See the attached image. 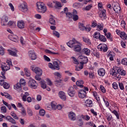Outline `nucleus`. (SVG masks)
I'll return each mask as SVG.
<instances>
[{
	"mask_svg": "<svg viewBox=\"0 0 127 127\" xmlns=\"http://www.w3.org/2000/svg\"><path fill=\"white\" fill-rule=\"evenodd\" d=\"M67 45L70 48H73V51L75 52H81L82 50V44L76 40L75 38H72L71 40L69 41L67 43Z\"/></svg>",
	"mask_w": 127,
	"mask_h": 127,
	"instance_id": "obj_1",
	"label": "nucleus"
},
{
	"mask_svg": "<svg viewBox=\"0 0 127 127\" xmlns=\"http://www.w3.org/2000/svg\"><path fill=\"white\" fill-rule=\"evenodd\" d=\"M110 73L112 74V76H114V77H118V75H121V76H126L127 75L126 70L117 67H113L112 70Z\"/></svg>",
	"mask_w": 127,
	"mask_h": 127,
	"instance_id": "obj_2",
	"label": "nucleus"
},
{
	"mask_svg": "<svg viewBox=\"0 0 127 127\" xmlns=\"http://www.w3.org/2000/svg\"><path fill=\"white\" fill-rule=\"evenodd\" d=\"M37 4V10L38 12L40 13H44L46 12V10H47V8L46 7V5L43 2H38L36 3Z\"/></svg>",
	"mask_w": 127,
	"mask_h": 127,
	"instance_id": "obj_3",
	"label": "nucleus"
},
{
	"mask_svg": "<svg viewBox=\"0 0 127 127\" xmlns=\"http://www.w3.org/2000/svg\"><path fill=\"white\" fill-rule=\"evenodd\" d=\"M89 91V88L88 87H84V89H80L78 92V97L81 99H84L86 97V92Z\"/></svg>",
	"mask_w": 127,
	"mask_h": 127,
	"instance_id": "obj_4",
	"label": "nucleus"
},
{
	"mask_svg": "<svg viewBox=\"0 0 127 127\" xmlns=\"http://www.w3.org/2000/svg\"><path fill=\"white\" fill-rule=\"evenodd\" d=\"M18 9L23 12H27L28 10V8L27 6V3L25 2H23L19 4L18 6Z\"/></svg>",
	"mask_w": 127,
	"mask_h": 127,
	"instance_id": "obj_5",
	"label": "nucleus"
},
{
	"mask_svg": "<svg viewBox=\"0 0 127 127\" xmlns=\"http://www.w3.org/2000/svg\"><path fill=\"white\" fill-rule=\"evenodd\" d=\"M31 69L33 72H35L38 76H42V69L39 67H36L34 65H32L31 66Z\"/></svg>",
	"mask_w": 127,
	"mask_h": 127,
	"instance_id": "obj_6",
	"label": "nucleus"
},
{
	"mask_svg": "<svg viewBox=\"0 0 127 127\" xmlns=\"http://www.w3.org/2000/svg\"><path fill=\"white\" fill-rule=\"evenodd\" d=\"M0 118H5L6 121L9 122V123H11V124H12V125H16V121H15V120L10 116H7V117H5V116L0 114Z\"/></svg>",
	"mask_w": 127,
	"mask_h": 127,
	"instance_id": "obj_7",
	"label": "nucleus"
},
{
	"mask_svg": "<svg viewBox=\"0 0 127 127\" xmlns=\"http://www.w3.org/2000/svg\"><path fill=\"white\" fill-rule=\"evenodd\" d=\"M112 6L115 12L119 13L121 12V6H120V4L118 2H114Z\"/></svg>",
	"mask_w": 127,
	"mask_h": 127,
	"instance_id": "obj_8",
	"label": "nucleus"
},
{
	"mask_svg": "<svg viewBox=\"0 0 127 127\" xmlns=\"http://www.w3.org/2000/svg\"><path fill=\"white\" fill-rule=\"evenodd\" d=\"M29 87L32 88L33 89H36L37 88V83L34 79H30L28 83Z\"/></svg>",
	"mask_w": 127,
	"mask_h": 127,
	"instance_id": "obj_9",
	"label": "nucleus"
},
{
	"mask_svg": "<svg viewBox=\"0 0 127 127\" xmlns=\"http://www.w3.org/2000/svg\"><path fill=\"white\" fill-rule=\"evenodd\" d=\"M97 48L100 50V51H103V52H107L108 49V46L105 44H100L97 46Z\"/></svg>",
	"mask_w": 127,
	"mask_h": 127,
	"instance_id": "obj_10",
	"label": "nucleus"
},
{
	"mask_svg": "<svg viewBox=\"0 0 127 127\" xmlns=\"http://www.w3.org/2000/svg\"><path fill=\"white\" fill-rule=\"evenodd\" d=\"M67 93L70 97H74V96H75V90L74 89V87L70 86L68 89Z\"/></svg>",
	"mask_w": 127,
	"mask_h": 127,
	"instance_id": "obj_11",
	"label": "nucleus"
},
{
	"mask_svg": "<svg viewBox=\"0 0 127 127\" xmlns=\"http://www.w3.org/2000/svg\"><path fill=\"white\" fill-rule=\"evenodd\" d=\"M78 12L75 9L73 10L72 11V19L73 21H77L79 19V16H78Z\"/></svg>",
	"mask_w": 127,
	"mask_h": 127,
	"instance_id": "obj_12",
	"label": "nucleus"
},
{
	"mask_svg": "<svg viewBox=\"0 0 127 127\" xmlns=\"http://www.w3.org/2000/svg\"><path fill=\"white\" fill-rule=\"evenodd\" d=\"M106 12L107 11H106L105 9H103L99 13V17H100L102 19H107Z\"/></svg>",
	"mask_w": 127,
	"mask_h": 127,
	"instance_id": "obj_13",
	"label": "nucleus"
},
{
	"mask_svg": "<svg viewBox=\"0 0 127 127\" xmlns=\"http://www.w3.org/2000/svg\"><path fill=\"white\" fill-rule=\"evenodd\" d=\"M8 53L9 55L11 56H14V57H17V50H7Z\"/></svg>",
	"mask_w": 127,
	"mask_h": 127,
	"instance_id": "obj_14",
	"label": "nucleus"
},
{
	"mask_svg": "<svg viewBox=\"0 0 127 127\" xmlns=\"http://www.w3.org/2000/svg\"><path fill=\"white\" fill-rule=\"evenodd\" d=\"M1 68L2 71H6L7 70H9L10 69V66H9V64H1Z\"/></svg>",
	"mask_w": 127,
	"mask_h": 127,
	"instance_id": "obj_15",
	"label": "nucleus"
},
{
	"mask_svg": "<svg viewBox=\"0 0 127 127\" xmlns=\"http://www.w3.org/2000/svg\"><path fill=\"white\" fill-rule=\"evenodd\" d=\"M79 58L82 60V62H80V64L82 65H84V64L88 63V58H87V57L81 56L79 57Z\"/></svg>",
	"mask_w": 127,
	"mask_h": 127,
	"instance_id": "obj_16",
	"label": "nucleus"
},
{
	"mask_svg": "<svg viewBox=\"0 0 127 127\" xmlns=\"http://www.w3.org/2000/svg\"><path fill=\"white\" fill-rule=\"evenodd\" d=\"M29 56L31 60H35V59H36V55H35L34 51H30L29 52Z\"/></svg>",
	"mask_w": 127,
	"mask_h": 127,
	"instance_id": "obj_17",
	"label": "nucleus"
},
{
	"mask_svg": "<svg viewBox=\"0 0 127 127\" xmlns=\"http://www.w3.org/2000/svg\"><path fill=\"white\" fill-rule=\"evenodd\" d=\"M68 118L71 121H75V120H76V115L75 113H74V112H70L68 114Z\"/></svg>",
	"mask_w": 127,
	"mask_h": 127,
	"instance_id": "obj_18",
	"label": "nucleus"
},
{
	"mask_svg": "<svg viewBox=\"0 0 127 127\" xmlns=\"http://www.w3.org/2000/svg\"><path fill=\"white\" fill-rule=\"evenodd\" d=\"M98 75L101 77H104L106 75V70L104 68H100L98 70Z\"/></svg>",
	"mask_w": 127,
	"mask_h": 127,
	"instance_id": "obj_19",
	"label": "nucleus"
},
{
	"mask_svg": "<svg viewBox=\"0 0 127 127\" xmlns=\"http://www.w3.org/2000/svg\"><path fill=\"white\" fill-rule=\"evenodd\" d=\"M59 96L62 100H63V101L66 100V95H65V92L63 91H60L59 93Z\"/></svg>",
	"mask_w": 127,
	"mask_h": 127,
	"instance_id": "obj_20",
	"label": "nucleus"
},
{
	"mask_svg": "<svg viewBox=\"0 0 127 127\" xmlns=\"http://www.w3.org/2000/svg\"><path fill=\"white\" fill-rule=\"evenodd\" d=\"M17 26L19 28H20L21 29H23V28H24V26L25 24H24V22L23 20L19 21L17 22Z\"/></svg>",
	"mask_w": 127,
	"mask_h": 127,
	"instance_id": "obj_21",
	"label": "nucleus"
},
{
	"mask_svg": "<svg viewBox=\"0 0 127 127\" xmlns=\"http://www.w3.org/2000/svg\"><path fill=\"white\" fill-rule=\"evenodd\" d=\"M120 36L122 39H124V40H127V35L125 31H122Z\"/></svg>",
	"mask_w": 127,
	"mask_h": 127,
	"instance_id": "obj_22",
	"label": "nucleus"
},
{
	"mask_svg": "<svg viewBox=\"0 0 127 127\" xmlns=\"http://www.w3.org/2000/svg\"><path fill=\"white\" fill-rule=\"evenodd\" d=\"M85 103L87 107H89L90 108H91V107H93V102H92V100L90 99H88L85 101Z\"/></svg>",
	"mask_w": 127,
	"mask_h": 127,
	"instance_id": "obj_23",
	"label": "nucleus"
},
{
	"mask_svg": "<svg viewBox=\"0 0 127 127\" xmlns=\"http://www.w3.org/2000/svg\"><path fill=\"white\" fill-rule=\"evenodd\" d=\"M53 66H54V70H60V67L59 66V64L57 62H54L53 63Z\"/></svg>",
	"mask_w": 127,
	"mask_h": 127,
	"instance_id": "obj_24",
	"label": "nucleus"
},
{
	"mask_svg": "<svg viewBox=\"0 0 127 127\" xmlns=\"http://www.w3.org/2000/svg\"><path fill=\"white\" fill-rule=\"evenodd\" d=\"M78 27L80 30H88L87 27H85L84 26V24L83 23H79L78 25Z\"/></svg>",
	"mask_w": 127,
	"mask_h": 127,
	"instance_id": "obj_25",
	"label": "nucleus"
},
{
	"mask_svg": "<svg viewBox=\"0 0 127 127\" xmlns=\"http://www.w3.org/2000/svg\"><path fill=\"white\" fill-rule=\"evenodd\" d=\"M14 89L16 90V91L21 90V85H20V83H17L16 85H14Z\"/></svg>",
	"mask_w": 127,
	"mask_h": 127,
	"instance_id": "obj_26",
	"label": "nucleus"
},
{
	"mask_svg": "<svg viewBox=\"0 0 127 127\" xmlns=\"http://www.w3.org/2000/svg\"><path fill=\"white\" fill-rule=\"evenodd\" d=\"M0 95L3 96H4L5 98H6L7 99H8L9 100H12V98H11V96H10V95H9L8 93H3L2 92H1Z\"/></svg>",
	"mask_w": 127,
	"mask_h": 127,
	"instance_id": "obj_27",
	"label": "nucleus"
},
{
	"mask_svg": "<svg viewBox=\"0 0 127 127\" xmlns=\"http://www.w3.org/2000/svg\"><path fill=\"white\" fill-rule=\"evenodd\" d=\"M82 52L84 54H86V55L89 56V55H90L91 51L90 50V49H89L88 48H84L82 50Z\"/></svg>",
	"mask_w": 127,
	"mask_h": 127,
	"instance_id": "obj_28",
	"label": "nucleus"
},
{
	"mask_svg": "<svg viewBox=\"0 0 127 127\" xmlns=\"http://www.w3.org/2000/svg\"><path fill=\"white\" fill-rule=\"evenodd\" d=\"M83 84H84V81L83 80H78L76 82V84L78 87H80V88H83L84 86H83Z\"/></svg>",
	"mask_w": 127,
	"mask_h": 127,
	"instance_id": "obj_29",
	"label": "nucleus"
},
{
	"mask_svg": "<svg viewBox=\"0 0 127 127\" xmlns=\"http://www.w3.org/2000/svg\"><path fill=\"white\" fill-rule=\"evenodd\" d=\"M82 39L84 42H85V43H87L88 45H91V40H90V39L84 37H82Z\"/></svg>",
	"mask_w": 127,
	"mask_h": 127,
	"instance_id": "obj_30",
	"label": "nucleus"
},
{
	"mask_svg": "<svg viewBox=\"0 0 127 127\" xmlns=\"http://www.w3.org/2000/svg\"><path fill=\"white\" fill-rule=\"evenodd\" d=\"M29 96V93L27 92H25L24 95L22 97V100L23 102H26V98Z\"/></svg>",
	"mask_w": 127,
	"mask_h": 127,
	"instance_id": "obj_31",
	"label": "nucleus"
},
{
	"mask_svg": "<svg viewBox=\"0 0 127 127\" xmlns=\"http://www.w3.org/2000/svg\"><path fill=\"white\" fill-rule=\"evenodd\" d=\"M24 73L25 76H26L27 77H30V75H31V74L30 73V71L28 70L27 68H24Z\"/></svg>",
	"mask_w": 127,
	"mask_h": 127,
	"instance_id": "obj_32",
	"label": "nucleus"
},
{
	"mask_svg": "<svg viewBox=\"0 0 127 127\" xmlns=\"http://www.w3.org/2000/svg\"><path fill=\"white\" fill-rule=\"evenodd\" d=\"M0 112L2 114H5L7 112L6 107L5 106H1L0 107Z\"/></svg>",
	"mask_w": 127,
	"mask_h": 127,
	"instance_id": "obj_33",
	"label": "nucleus"
},
{
	"mask_svg": "<svg viewBox=\"0 0 127 127\" xmlns=\"http://www.w3.org/2000/svg\"><path fill=\"white\" fill-rule=\"evenodd\" d=\"M49 23H50V24H52V25H56V22L53 18H50Z\"/></svg>",
	"mask_w": 127,
	"mask_h": 127,
	"instance_id": "obj_34",
	"label": "nucleus"
},
{
	"mask_svg": "<svg viewBox=\"0 0 127 127\" xmlns=\"http://www.w3.org/2000/svg\"><path fill=\"white\" fill-rule=\"evenodd\" d=\"M101 36V34H100V33L98 32H96L94 33V35L93 36L94 38H96V39H99L100 37Z\"/></svg>",
	"mask_w": 127,
	"mask_h": 127,
	"instance_id": "obj_35",
	"label": "nucleus"
},
{
	"mask_svg": "<svg viewBox=\"0 0 127 127\" xmlns=\"http://www.w3.org/2000/svg\"><path fill=\"white\" fill-rule=\"evenodd\" d=\"M40 84H41V87L43 89H46V84L45 83V81L42 80L40 81Z\"/></svg>",
	"mask_w": 127,
	"mask_h": 127,
	"instance_id": "obj_36",
	"label": "nucleus"
},
{
	"mask_svg": "<svg viewBox=\"0 0 127 127\" xmlns=\"http://www.w3.org/2000/svg\"><path fill=\"white\" fill-rule=\"evenodd\" d=\"M53 34L54 36H56V37H57L58 38L60 37V33L57 31H53Z\"/></svg>",
	"mask_w": 127,
	"mask_h": 127,
	"instance_id": "obj_37",
	"label": "nucleus"
},
{
	"mask_svg": "<svg viewBox=\"0 0 127 127\" xmlns=\"http://www.w3.org/2000/svg\"><path fill=\"white\" fill-rule=\"evenodd\" d=\"M99 40H100V41H102V42H106L107 41V39H106V37H105V36L100 35Z\"/></svg>",
	"mask_w": 127,
	"mask_h": 127,
	"instance_id": "obj_38",
	"label": "nucleus"
},
{
	"mask_svg": "<svg viewBox=\"0 0 127 127\" xmlns=\"http://www.w3.org/2000/svg\"><path fill=\"white\" fill-rule=\"evenodd\" d=\"M11 116L14 119V120H18V117L16 116V114L14 113V112L12 111L10 113Z\"/></svg>",
	"mask_w": 127,
	"mask_h": 127,
	"instance_id": "obj_39",
	"label": "nucleus"
},
{
	"mask_svg": "<svg viewBox=\"0 0 127 127\" xmlns=\"http://www.w3.org/2000/svg\"><path fill=\"white\" fill-rule=\"evenodd\" d=\"M61 79H60L59 80H56L55 81V84L57 86V87H60L61 86Z\"/></svg>",
	"mask_w": 127,
	"mask_h": 127,
	"instance_id": "obj_40",
	"label": "nucleus"
},
{
	"mask_svg": "<svg viewBox=\"0 0 127 127\" xmlns=\"http://www.w3.org/2000/svg\"><path fill=\"white\" fill-rule=\"evenodd\" d=\"M54 3H55L56 7H61L62 5L61 3L57 1H53Z\"/></svg>",
	"mask_w": 127,
	"mask_h": 127,
	"instance_id": "obj_41",
	"label": "nucleus"
},
{
	"mask_svg": "<svg viewBox=\"0 0 127 127\" xmlns=\"http://www.w3.org/2000/svg\"><path fill=\"white\" fill-rule=\"evenodd\" d=\"M108 39H109L110 41H113V38H111V33H108L107 34H105Z\"/></svg>",
	"mask_w": 127,
	"mask_h": 127,
	"instance_id": "obj_42",
	"label": "nucleus"
},
{
	"mask_svg": "<svg viewBox=\"0 0 127 127\" xmlns=\"http://www.w3.org/2000/svg\"><path fill=\"white\" fill-rule=\"evenodd\" d=\"M109 56H110L109 58L110 60H111V61H114V53L113 52L109 53Z\"/></svg>",
	"mask_w": 127,
	"mask_h": 127,
	"instance_id": "obj_43",
	"label": "nucleus"
},
{
	"mask_svg": "<svg viewBox=\"0 0 127 127\" xmlns=\"http://www.w3.org/2000/svg\"><path fill=\"white\" fill-rule=\"evenodd\" d=\"M0 55H4V48L2 47H0Z\"/></svg>",
	"mask_w": 127,
	"mask_h": 127,
	"instance_id": "obj_44",
	"label": "nucleus"
},
{
	"mask_svg": "<svg viewBox=\"0 0 127 127\" xmlns=\"http://www.w3.org/2000/svg\"><path fill=\"white\" fill-rule=\"evenodd\" d=\"M39 115L42 116V117H44L45 115V110L43 109H41L39 111Z\"/></svg>",
	"mask_w": 127,
	"mask_h": 127,
	"instance_id": "obj_45",
	"label": "nucleus"
},
{
	"mask_svg": "<svg viewBox=\"0 0 127 127\" xmlns=\"http://www.w3.org/2000/svg\"><path fill=\"white\" fill-rule=\"evenodd\" d=\"M113 114H114L115 116H116V117L117 118L118 120H120V116L119 115V113H118V111L116 110H114L112 111Z\"/></svg>",
	"mask_w": 127,
	"mask_h": 127,
	"instance_id": "obj_46",
	"label": "nucleus"
},
{
	"mask_svg": "<svg viewBox=\"0 0 127 127\" xmlns=\"http://www.w3.org/2000/svg\"><path fill=\"white\" fill-rule=\"evenodd\" d=\"M122 64L123 65H125L126 66H127V59L124 58L122 60Z\"/></svg>",
	"mask_w": 127,
	"mask_h": 127,
	"instance_id": "obj_47",
	"label": "nucleus"
},
{
	"mask_svg": "<svg viewBox=\"0 0 127 127\" xmlns=\"http://www.w3.org/2000/svg\"><path fill=\"white\" fill-rule=\"evenodd\" d=\"M66 17L68 18H72L73 17V14L70 12H68L67 13H66Z\"/></svg>",
	"mask_w": 127,
	"mask_h": 127,
	"instance_id": "obj_48",
	"label": "nucleus"
},
{
	"mask_svg": "<svg viewBox=\"0 0 127 127\" xmlns=\"http://www.w3.org/2000/svg\"><path fill=\"white\" fill-rule=\"evenodd\" d=\"M20 86H21V85H22L23 86H25V80H24V79L22 78L20 80Z\"/></svg>",
	"mask_w": 127,
	"mask_h": 127,
	"instance_id": "obj_49",
	"label": "nucleus"
},
{
	"mask_svg": "<svg viewBox=\"0 0 127 127\" xmlns=\"http://www.w3.org/2000/svg\"><path fill=\"white\" fill-rule=\"evenodd\" d=\"M45 52L46 53H49V54H53L54 55H56V54H58V53L53 52L49 50H46Z\"/></svg>",
	"mask_w": 127,
	"mask_h": 127,
	"instance_id": "obj_50",
	"label": "nucleus"
},
{
	"mask_svg": "<svg viewBox=\"0 0 127 127\" xmlns=\"http://www.w3.org/2000/svg\"><path fill=\"white\" fill-rule=\"evenodd\" d=\"M3 87L4 89H9V84L8 83L5 82H4V84L3 85Z\"/></svg>",
	"mask_w": 127,
	"mask_h": 127,
	"instance_id": "obj_51",
	"label": "nucleus"
},
{
	"mask_svg": "<svg viewBox=\"0 0 127 127\" xmlns=\"http://www.w3.org/2000/svg\"><path fill=\"white\" fill-rule=\"evenodd\" d=\"M77 125L78 126H79V127H82V126L83 125V120H82V119L78 120L77 122Z\"/></svg>",
	"mask_w": 127,
	"mask_h": 127,
	"instance_id": "obj_52",
	"label": "nucleus"
},
{
	"mask_svg": "<svg viewBox=\"0 0 127 127\" xmlns=\"http://www.w3.org/2000/svg\"><path fill=\"white\" fill-rule=\"evenodd\" d=\"M113 88L115 89V90H117V89H118L119 88V85L117 83V82H114L112 84Z\"/></svg>",
	"mask_w": 127,
	"mask_h": 127,
	"instance_id": "obj_53",
	"label": "nucleus"
},
{
	"mask_svg": "<svg viewBox=\"0 0 127 127\" xmlns=\"http://www.w3.org/2000/svg\"><path fill=\"white\" fill-rule=\"evenodd\" d=\"M93 95L95 98H96L97 101H100V97L98 98V94L96 92H93Z\"/></svg>",
	"mask_w": 127,
	"mask_h": 127,
	"instance_id": "obj_54",
	"label": "nucleus"
},
{
	"mask_svg": "<svg viewBox=\"0 0 127 127\" xmlns=\"http://www.w3.org/2000/svg\"><path fill=\"white\" fill-rule=\"evenodd\" d=\"M93 55L94 56H96V57H97V58H99L100 57V53H99V52H98L96 51H94Z\"/></svg>",
	"mask_w": 127,
	"mask_h": 127,
	"instance_id": "obj_55",
	"label": "nucleus"
},
{
	"mask_svg": "<svg viewBox=\"0 0 127 127\" xmlns=\"http://www.w3.org/2000/svg\"><path fill=\"white\" fill-rule=\"evenodd\" d=\"M97 28L98 30H103V29H104V26L101 24H99L97 25Z\"/></svg>",
	"mask_w": 127,
	"mask_h": 127,
	"instance_id": "obj_56",
	"label": "nucleus"
},
{
	"mask_svg": "<svg viewBox=\"0 0 127 127\" xmlns=\"http://www.w3.org/2000/svg\"><path fill=\"white\" fill-rule=\"evenodd\" d=\"M71 59L73 60L74 64H76V65H78L79 62H78V60H77V59L75 57H72Z\"/></svg>",
	"mask_w": 127,
	"mask_h": 127,
	"instance_id": "obj_57",
	"label": "nucleus"
},
{
	"mask_svg": "<svg viewBox=\"0 0 127 127\" xmlns=\"http://www.w3.org/2000/svg\"><path fill=\"white\" fill-rule=\"evenodd\" d=\"M8 25H9V26H12V25L14 26H15V22L12 21H10L8 22Z\"/></svg>",
	"mask_w": 127,
	"mask_h": 127,
	"instance_id": "obj_58",
	"label": "nucleus"
},
{
	"mask_svg": "<svg viewBox=\"0 0 127 127\" xmlns=\"http://www.w3.org/2000/svg\"><path fill=\"white\" fill-rule=\"evenodd\" d=\"M21 114L22 115V116H26V111L24 109V107H22L21 109Z\"/></svg>",
	"mask_w": 127,
	"mask_h": 127,
	"instance_id": "obj_59",
	"label": "nucleus"
},
{
	"mask_svg": "<svg viewBox=\"0 0 127 127\" xmlns=\"http://www.w3.org/2000/svg\"><path fill=\"white\" fill-rule=\"evenodd\" d=\"M27 113L30 117H31V116H32V111H31V109L30 108H27Z\"/></svg>",
	"mask_w": 127,
	"mask_h": 127,
	"instance_id": "obj_60",
	"label": "nucleus"
},
{
	"mask_svg": "<svg viewBox=\"0 0 127 127\" xmlns=\"http://www.w3.org/2000/svg\"><path fill=\"white\" fill-rule=\"evenodd\" d=\"M119 87L121 90H124L125 87L124 86V84L122 82H119Z\"/></svg>",
	"mask_w": 127,
	"mask_h": 127,
	"instance_id": "obj_61",
	"label": "nucleus"
},
{
	"mask_svg": "<svg viewBox=\"0 0 127 127\" xmlns=\"http://www.w3.org/2000/svg\"><path fill=\"white\" fill-rule=\"evenodd\" d=\"M11 40L15 42V41H17V36H12L11 37Z\"/></svg>",
	"mask_w": 127,
	"mask_h": 127,
	"instance_id": "obj_62",
	"label": "nucleus"
},
{
	"mask_svg": "<svg viewBox=\"0 0 127 127\" xmlns=\"http://www.w3.org/2000/svg\"><path fill=\"white\" fill-rule=\"evenodd\" d=\"M121 26L123 28H126V22H125V20L121 21Z\"/></svg>",
	"mask_w": 127,
	"mask_h": 127,
	"instance_id": "obj_63",
	"label": "nucleus"
},
{
	"mask_svg": "<svg viewBox=\"0 0 127 127\" xmlns=\"http://www.w3.org/2000/svg\"><path fill=\"white\" fill-rule=\"evenodd\" d=\"M100 88L102 93H106V89H105V87H104L103 85H100Z\"/></svg>",
	"mask_w": 127,
	"mask_h": 127,
	"instance_id": "obj_64",
	"label": "nucleus"
}]
</instances>
